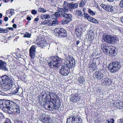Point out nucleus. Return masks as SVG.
Instances as JSON below:
<instances>
[{"mask_svg":"<svg viewBox=\"0 0 123 123\" xmlns=\"http://www.w3.org/2000/svg\"><path fill=\"white\" fill-rule=\"evenodd\" d=\"M0 84L4 91L10 89L12 94H18L19 86L18 85H15L14 80L11 76L9 77L4 75L2 77H0Z\"/></svg>","mask_w":123,"mask_h":123,"instance_id":"f257e3e1","label":"nucleus"},{"mask_svg":"<svg viewBox=\"0 0 123 123\" xmlns=\"http://www.w3.org/2000/svg\"><path fill=\"white\" fill-rule=\"evenodd\" d=\"M19 102L20 101L17 99L13 100L0 99V108L3 110L7 109V112L9 114H12V112L19 114L20 112Z\"/></svg>","mask_w":123,"mask_h":123,"instance_id":"f03ea898","label":"nucleus"},{"mask_svg":"<svg viewBox=\"0 0 123 123\" xmlns=\"http://www.w3.org/2000/svg\"><path fill=\"white\" fill-rule=\"evenodd\" d=\"M46 100L49 104H46L45 107H47L48 109L53 110L54 109L58 110L60 106V98L57 94L53 92H49L48 94L46 95Z\"/></svg>","mask_w":123,"mask_h":123,"instance_id":"7ed1b4c3","label":"nucleus"},{"mask_svg":"<svg viewBox=\"0 0 123 123\" xmlns=\"http://www.w3.org/2000/svg\"><path fill=\"white\" fill-rule=\"evenodd\" d=\"M65 63L62 64L60 69L59 72L62 75L66 76L69 73L70 68H72L75 64V61L73 58L69 56L66 57L65 60Z\"/></svg>","mask_w":123,"mask_h":123,"instance_id":"20e7f679","label":"nucleus"},{"mask_svg":"<svg viewBox=\"0 0 123 123\" xmlns=\"http://www.w3.org/2000/svg\"><path fill=\"white\" fill-rule=\"evenodd\" d=\"M46 60L48 61V65L50 68L56 69L59 67V64L61 62L62 59L58 56H54L47 58Z\"/></svg>","mask_w":123,"mask_h":123,"instance_id":"39448f33","label":"nucleus"},{"mask_svg":"<svg viewBox=\"0 0 123 123\" xmlns=\"http://www.w3.org/2000/svg\"><path fill=\"white\" fill-rule=\"evenodd\" d=\"M78 3H68L66 1H64L63 6L64 8L62 9H59L60 11H68L69 10L71 12L73 9L77 8L78 6Z\"/></svg>","mask_w":123,"mask_h":123,"instance_id":"423d86ee","label":"nucleus"},{"mask_svg":"<svg viewBox=\"0 0 123 123\" xmlns=\"http://www.w3.org/2000/svg\"><path fill=\"white\" fill-rule=\"evenodd\" d=\"M120 62H112L110 63L108 66L109 71L112 73H115L118 71L121 67Z\"/></svg>","mask_w":123,"mask_h":123,"instance_id":"0eeeda50","label":"nucleus"},{"mask_svg":"<svg viewBox=\"0 0 123 123\" xmlns=\"http://www.w3.org/2000/svg\"><path fill=\"white\" fill-rule=\"evenodd\" d=\"M82 120L80 116L74 115L67 119L66 123H83Z\"/></svg>","mask_w":123,"mask_h":123,"instance_id":"6e6552de","label":"nucleus"},{"mask_svg":"<svg viewBox=\"0 0 123 123\" xmlns=\"http://www.w3.org/2000/svg\"><path fill=\"white\" fill-rule=\"evenodd\" d=\"M103 38L105 42L109 44H113L117 41L116 37L109 35H106Z\"/></svg>","mask_w":123,"mask_h":123,"instance_id":"1a4fd4ad","label":"nucleus"},{"mask_svg":"<svg viewBox=\"0 0 123 123\" xmlns=\"http://www.w3.org/2000/svg\"><path fill=\"white\" fill-rule=\"evenodd\" d=\"M56 35L61 38L65 37L67 36V32L63 28H60L57 30Z\"/></svg>","mask_w":123,"mask_h":123,"instance_id":"9d476101","label":"nucleus"},{"mask_svg":"<svg viewBox=\"0 0 123 123\" xmlns=\"http://www.w3.org/2000/svg\"><path fill=\"white\" fill-rule=\"evenodd\" d=\"M108 47L109 48H107L106 54H109V55L110 56H115L117 54L116 48L111 46H108Z\"/></svg>","mask_w":123,"mask_h":123,"instance_id":"9b49d317","label":"nucleus"},{"mask_svg":"<svg viewBox=\"0 0 123 123\" xmlns=\"http://www.w3.org/2000/svg\"><path fill=\"white\" fill-rule=\"evenodd\" d=\"M95 80L97 81L102 80L104 78V74L101 73L100 71H98L96 72L93 76Z\"/></svg>","mask_w":123,"mask_h":123,"instance_id":"f8f14e48","label":"nucleus"},{"mask_svg":"<svg viewBox=\"0 0 123 123\" xmlns=\"http://www.w3.org/2000/svg\"><path fill=\"white\" fill-rule=\"evenodd\" d=\"M37 42L38 44L40 45V46L42 48L48 45L46 40L44 38L42 37L40 39H39V40H37Z\"/></svg>","mask_w":123,"mask_h":123,"instance_id":"ddd939ff","label":"nucleus"},{"mask_svg":"<svg viewBox=\"0 0 123 123\" xmlns=\"http://www.w3.org/2000/svg\"><path fill=\"white\" fill-rule=\"evenodd\" d=\"M86 38L87 41H90L92 40L95 38V35L93 31L90 30L89 33L86 35Z\"/></svg>","mask_w":123,"mask_h":123,"instance_id":"4468645a","label":"nucleus"},{"mask_svg":"<svg viewBox=\"0 0 123 123\" xmlns=\"http://www.w3.org/2000/svg\"><path fill=\"white\" fill-rule=\"evenodd\" d=\"M72 15L70 14H67L65 18H64L62 21L63 24H66L72 20Z\"/></svg>","mask_w":123,"mask_h":123,"instance_id":"2eb2a0df","label":"nucleus"},{"mask_svg":"<svg viewBox=\"0 0 123 123\" xmlns=\"http://www.w3.org/2000/svg\"><path fill=\"white\" fill-rule=\"evenodd\" d=\"M36 47L37 46L36 45H32L29 49V55L31 58H34L35 57Z\"/></svg>","mask_w":123,"mask_h":123,"instance_id":"dca6fc26","label":"nucleus"},{"mask_svg":"<svg viewBox=\"0 0 123 123\" xmlns=\"http://www.w3.org/2000/svg\"><path fill=\"white\" fill-rule=\"evenodd\" d=\"M79 94H76L73 96H71L70 97V101L74 103L76 102L78 103L80 101V96Z\"/></svg>","mask_w":123,"mask_h":123,"instance_id":"f3484780","label":"nucleus"},{"mask_svg":"<svg viewBox=\"0 0 123 123\" xmlns=\"http://www.w3.org/2000/svg\"><path fill=\"white\" fill-rule=\"evenodd\" d=\"M86 19L89 21L98 24V21L96 19L90 17V16L87 14H85V19Z\"/></svg>","mask_w":123,"mask_h":123,"instance_id":"a211bd4d","label":"nucleus"},{"mask_svg":"<svg viewBox=\"0 0 123 123\" xmlns=\"http://www.w3.org/2000/svg\"><path fill=\"white\" fill-rule=\"evenodd\" d=\"M42 121L44 123H51V119L49 116L45 115L44 117L41 119Z\"/></svg>","mask_w":123,"mask_h":123,"instance_id":"6ab92c4d","label":"nucleus"},{"mask_svg":"<svg viewBox=\"0 0 123 123\" xmlns=\"http://www.w3.org/2000/svg\"><path fill=\"white\" fill-rule=\"evenodd\" d=\"M63 6L61 8H60L58 7L57 9V10L59 11V12H61V17L62 18H65L66 16H67V14L66 13V12H68V11H60V10L59 9L62 8L63 9Z\"/></svg>","mask_w":123,"mask_h":123,"instance_id":"aec40b11","label":"nucleus"},{"mask_svg":"<svg viewBox=\"0 0 123 123\" xmlns=\"http://www.w3.org/2000/svg\"><path fill=\"white\" fill-rule=\"evenodd\" d=\"M6 65V63H5L4 62H2V61L0 60V69H2L4 71H8L7 68L5 66Z\"/></svg>","mask_w":123,"mask_h":123,"instance_id":"412c9836","label":"nucleus"},{"mask_svg":"<svg viewBox=\"0 0 123 123\" xmlns=\"http://www.w3.org/2000/svg\"><path fill=\"white\" fill-rule=\"evenodd\" d=\"M17 77L19 79L23 81L24 82L26 81V76L24 74V73H18L17 75Z\"/></svg>","mask_w":123,"mask_h":123,"instance_id":"4be33fe9","label":"nucleus"},{"mask_svg":"<svg viewBox=\"0 0 123 123\" xmlns=\"http://www.w3.org/2000/svg\"><path fill=\"white\" fill-rule=\"evenodd\" d=\"M84 8H83V11L84 12V13H83V12H82V10H76V15L78 16L81 17H83V15H84V17H85V12Z\"/></svg>","mask_w":123,"mask_h":123,"instance_id":"5701e85b","label":"nucleus"},{"mask_svg":"<svg viewBox=\"0 0 123 123\" xmlns=\"http://www.w3.org/2000/svg\"><path fill=\"white\" fill-rule=\"evenodd\" d=\"M59 12V11H57V12H55L52 15V16L53 17V18L54 19H57L58 18V17H61V13H60L59 12Z\"/></svg>","mask_w":123,"mask_h":123,"instance_id":"b1692460","label":"nucleus"},{"mask_svg":"<svg viewBox=\"0 0 123 123\" xmlns=\"http://www.w3.org/2000/svg\"><path fill=\"white\" fill-rule=\"evenodd\" d=\"M101 47L103 50L105 54H106L107 50V48H109V47H108V46L106 45L105 44H103L101 45Z\"/></svg>","mask_w":123,"mask_h":123,"instance_id":"393cba45","label":"nucleus"},{"mask_svg":"<svg viewBox=\"0 0 123 123\" xmlns=\"http://www.w3.org/2000/svg\"><path fill=\"white\" fill-rule=\"evenodd\" d=\"M80 96V101L81 103H84L85 101V95L84 93H80L79 94Z\"/></svg>","mask_w":123,"mask_h":123,"instance_id":"a878e982","label":"nucleus"},{"mask_svg":"<svg viewBox=\"0 0 123 123\" xmlns=\"http://www.w3.org/2000/svg\"><path fill=\"white\" fill-rule=\"evenodd\" d=\"M83 31L82 28L81 26H79L78 27L77 26L76 27V29H75V31L79 32V33H81Z\"/></svg>","mask_w":123,"mask_h":123,"instance_id":"bb28decb","label":"nucleus"},{"mask_svg":"<svg viewBox=\"0 0 123 123\" xmlns=\"http://www.w3.org/2000/svg\"><path fill=\"white\" fill-rule=\"evenodd\" d=\"M40 18L43 19H46L47 18H50V16L48 14H45V15H41L40 16Z\"/></svg>","mask_w":123,"mask_h":123,"instance_id":"cd10ccee","label":"nucleus"},{"mask_svg":"<svg viewBox=\"0 0 123 123\" xmlns=\"http://www.w3.org/2000/svg\"><path fill=\"white\" fill-rule=\"evenodd\" d=\"M42 24L43 25L47 24L49 26H51V23H50V20H45L44 21L41 22Z\"/></svg>","mask_w":123,"mask_h":123,"instance_id":"c85d7f7f","label":"nucleus"},{"mask_svg":"<svg viewBox=\"0 0 123 123\" xmlns=\"http://www.w3.org/2000/svg\"><path fill=\"white\" fill-rule=\"evenodd\" d=\"M88 68L89 69H90V72H92L95 69V68L94 66L91 63L89 64Z\"/></svg>","mask_w":123,"mask_h":123,"instance_id":"c756f323","label":"nucleus"},{"mask_svg":"<svg viewBox=\"0 0 123 123\" xmlns=\"http://www.w3.org/2000/svg\"><path fill=\"white\" fill-rule=\"evenodd\" d=\"M107 11L109 12H112L113 11L114 7L113 6L108 5V7H107Z\"/></svg>","mask_w":123,"mask_h":123,"instance_id":"7c9ffc66","label":"nucleus"},{"mask_svg":"<svg viewBox=\"0 0 123 123\" xmlns=\"http://www.w3.org/2000/svg\"><path fill=\"white\" fill-rule=\"evenodd\" d=\"M38 11L40 12H42V13H43L46 12V9H44V8H38Z\"/></svg>","mask_w":123,"mask_h":123,"instance_id":"2f4dec72","label":"nucleus"},{"mask_svg":"<svg viewBox=\"0 0 123 123\" xmlns=\"http://www.w3.org/2000/svg\"><path fill=\"white\" fill-rule=\"evenodd\" d=\"M78 80L80 84H83L85 82V80L83 78L80 77L78 78Z\"/></svg>","mask_w":123,"mask_h":123,"instance_id":"473e14b6","label":"nucleus"},{"mask_svg":"<svg viewBox=\"0 0 123 123\" xmlns=\"http://www.w3.org/2000/svg\"><path fill=\"white\" fill-rule=\"evenodd\" d=\"M81 33H79V32L75 31V35L76 37L78 38H80V37Z\"/></svg>","mask_w":123,"mask_h":123,"instance_id":"72a5a7b5","label":"nucleus"},{"mask_svg":"<svg viewBox=\"0 0 123 123\" xmlns=\"http://www.w3.org/2000/svg\"><path fill=\"white\" fill-rule=\"evenodd\" d=\"M57 21L56 19L53 20L51 23V26H55L57 24Z\"/></svg>","mask_w":123,"mask_h":123,"instance_id":"f704fd0d","label":"nucleus"},{"mask_svg":"<svg viewBox=\"0 0 123 123\" xmlns=\"http://www.w3.org/2000/svg\"><path fill=\"white\" fill-rule=\"evenodd\" d=\"M31 34L30 33L26 32L25 33V34H24V37H27L30 38V37Z\"/></svg>","mask_w":123,"mask_h":123,"instance_id":"c9c22d12","label":"nucleus"},{"mask_svg":"<svg viewBox=\"0 0 123 123\" xmlns=\"http://www.w3.org/2000/svg\"><path fill=\"white\" fill-rule=\"evenodd\" d=\"M85 5V0H83L80 3L79 5V6L83 7Z\"/></svg>","mask_w":123,"mask_h":123,"instance_id":"e433bc0d","label":"nucleus"},{"mask_svg":"<svg viewBox=\"0 0 123 123\" xmlns=\"http://www.w3.org/2000/svg\"><path fill=\"white\" fill-rule=\"evenodd\" d=\"M106 84H107L109 85H110L112 83V81L111 79H108L107 80V81L106 82Z\"/></svg>","mask_w":123,"mask_h":123,"instance_id":"4c0bfd02","label":"nucleus"},{"mask_svg":"<svg viewBox=\"0 0 123 123\" xmlns=\"http://www.w3.org/2000/svg\"><path fill=\"white\" fill-rule=\"evenodd\" d=\"M88 12L90 14H92L94 15H95V12L92 11L90 9H89L88 10Z\"/></svg>","mask_w":123,"mask_h":123,"instance_id":"58836bf2","label":"nucleus"},{"mask_svg":"<svg viewBox=\"0 0 123 123\" xmlns=\"http://www.w3.org/2000/svg\"><path fill=\"white\" fill-rule=\"evenodd\" d=\"M15 123H26L21 120H16L14 121Z\"/></svg>","mask_w":123,"mask_h":123,"instance_id":"ea45409f","label":"nucleus"},{"mask_svg":"<svg viewBox=\"0 0 123 123\" xmlns=\"http://www.w3.org/2000/svg\"><path fill=\"white\" fill-rule=\"evenodd\" d=\"M108 123H114V120L113 119H111L110 120H107Z\"/></svg>","mask_w":123,"mask_h":123,"instance_id":"a19ab883","label":"nucleus"},{"mask_svg":"<svg viewBox=\"0 0 123 123\" xmlns=\"http://www.w3.org/2000/svg\"><path fill=\"white\" fill-rule=\"evenodd\" d=\"M31 13L33 15H35L37 14V11L33 9L32 10Z\"/></svg>","mask_w":123,"mask_h":123,"instance_id":"79ce46f5","label":"nucleus"},{"mask_svg":"<svg viewBox=\"0 0 123 123\" xmlns=\"http://www.w3.org/2000/svg\"><path fill=\"white\" fill-rule=\"evenodd\" d=\"M4 123H11L10 120L8 118H7Z\"/></svg>","mask_w":123,"mask_h":123,"instance_id":"37998d69","label":"nucleus"},{"mask_svg":"<svg viewBox=\"0 0 123 123\" xmlns=\"http://www.w3.org/2000/svg\"><path fill=\"white\" fill-rule=\"evenodd\" d=\"M120 7L123 8V0H121L120 3Z\"/></svg>","mask_w":123,"mask_h":123,"instance_id":"c03bdc74","label":"nucleus"},{"mask_svg":"<svg viewBox=\"0 0 123 123\" xmlns=\"http://www.w3.org/2000/svg\"><path fill=\"white\" fill-rule=\"evenodd\" d=\"M4 29L2 28H0V33H5Z\"/></svg>","mask_w":123,"mask_h":123,"instance_id":"a18cd8bd","label":"nucleus"},{"mask_svg":"<svg viewBox=\"0 0 123 123\" xmlns=\"http://www.w3.org/2000/svg\"><path fill=\"white\" fill-rule=\"evenodd\" d=\"M14 9H10L9 10V14H12H12L13 13V12H14Z\"/></svg>","mask_w":123,"mask_h":123,"instance_id":"49530a36","label":"nucleus"},{"mask_svg":"<svg viewBox=\"0 0 123 123\" xmlns=\"http://www.w3.org/2000/svg\"><path fill=\"white\" fill-rule=\"evenodd\" d=\"M9 27L7 28H6L5 29H4V31H5L6 32H5V33H7L9 31Z\"/></svg>","mask_w":123,"mask_h":123,"instance_id":"de8ad7c7","label":"nucleus"},{"mask_svg":"<svg viewBox=\"0 0 123 123\" xmlns=\"http://www.w3.org/2000/svg\"><path fill=\"white\" fill-rule=\"evenodd\" d=\"M39 20V18H36L34 19V21L35 22H35H38V21Z\"/></svg>","mask_w":123,"mask_h":123,"instance_id":"09e8293b","label":"nucleus"},{"mask_svg":"<svg viewBox=\"0 0 123 123\" xmlns=\"http://www.w3.org/2000/svg\"><path fill=\"white\" fill-rule=\"evenodd\" d=\"M4 20L5 21H7L8 20V18L7 17H5Z\"/></svg>","mask_w":123,"mask_h":123,"instance_id":"8fccbe9b","label":"nucleus"},{"mask_svg":"<svg viewBox=\"0 0 123 123\" xmlns=\"http://www.w3.org/2000/svg\"><path fill=\"white\" fill-rule=\"evenodd\" d=\"M119 120L120 123H123V119H120Z\"/></svg>","mask_w":123,"mask_h":123,"instance_id":"3c124183","label":"nucleus"},{"mask_svg":"<svg viewBox=\"0 0 123 123\" xmlns=\"http://www.w3.org/2000/svg\"><path fill=\"white\" fill-rule=\"evenodd\" d=\"M108 5H107L105 6L104 7V9L105 10L107 11V7H108Z\"/></svg>","mask_w":123,"mask_h":123,"instance_id":"603ef678","label":"nucleus"},{"mask_svg":"<svg viewBox=\"0 0 123 123\" xmlns=\"http://www.w3.org/2000/svg\"><path fill=\"white\" fill-rule=\"evenodd\" d=\"M27 19L28 20H29V21H30V20L31 19V17H27Z\"/></svg>","mask_w":123,"mask_h":123,"instance_id":"864d4df0","label":"nucleus"},{"mask_svg":"<svg viewBox=\"0 0 123 123\" xmlns=\"http://www.w3.org/2000/svg\"><path fill=\"white\" fill-rule=\"evenodd\" d=\"M12 26L14 28H16L17 27V25L16 24H13L12 25Z\"/></svg>","mask_w":123,"mask_h":123,"instance_id":"5fc2aeb1","label":"nucleus"},{"mask_svg":"<svg viewBox=\"0 0 123 123\" xmlns=\"http://www.w3.org/2000/svg\"><path fill=\"white\" fill-rule=\"evenodd\" d=\"M105 6V5L102 4L100 6L101 7H103L104 9Z\"/></svg>","mask_w":123,"mask_h":123,"instance_id":"6e6d98bb","label":"nucleus"},{"mask_svg":"<svg viewBox=\"0 0 123 123\" xmlns=\"http://www.w3.org/2000/svg\"><path fill=\"white\" fill-rule=\"evenodd\" d=\"M9 30H11L12 31H14V30L13 29V27H9Z\"/></svg>","mask_w":123,"mask_h":123,"instance_id":"4d7b16f0","label":"nucleus"},{"mask_svg":"<svg viewBox=\"0 0 123 123\" xmlns=\"http://www.w3.org/2000/svg\"><path fill=\"white\" fill-rule=\"evenodd\" d=\"M46 101H47L46 100ZM46 102H48V103H49L48 101H47V102L46 101ZM48 104V103H47V104L46 103V104L45 105V104H44V107H45V108L46 109H47V110H49V109H47V108H48V107H45V105H46V104Z\"/></svg>","mask_w":123,"mask_h":123,"instance_id":"13d9d810","label":"nucleus"},{"mask_svg":"<svg viewBox=\"0 0 123 123\" xmlns=\"http://www.w3.org/2000/svg\"><path fill=\"white\" fill-rule=\"evenodd\" d=\"M121 21L123 23V17H121Z\"/></svg>","mask_w":123,"mask_h":123,"instance_id":"bf43d9fd","label":"nucleus"},{"mask_svg":"<svg viewBox=\"0 0 123 123\" xmlns=\"http://www.w3.org/2000/svg\"><path fill=\"white\" fill-rule=\"evenodd\" d=\"M80 41L79 40L77 41L76 42V44L78 45L80 43Z\"/></svg>","mask_w":123,"mask_h":123,"instance_id":"052dcab7","label":"nucleus"},{"mask_svg":"<svg viewBox=\"0 0 123 123\" xmlns=\"http://www.w3.org/2000/svg\"><path fill=\"white\" fill-rule=\"evenodd\" d=\"M2 16L3 15L2 14L0 13V18H2Z\"/></svg>","mask_w":123,"mask_h":123,"instance_id":"680f3d73","label":"nucleus"},{"mask_svg":"<svg viewBox=\"0 0 123 123\" xmlns=\"http://www.w3.org/2000/svg\"><path fill=\"white\" fill-rule=\"evenodd\" d=\"M2 22V20L0 19V25L1 24Z\"/></svg>","mask_w":123,"mask_h":123,"instance_id":"e2e57ef3","label":"nucleus"},{"mask_svg":"<svg viewBox=\"0 0 123 123\" xmlns=\"http://www.w3.org/2000/svg\"><path fill=\"white\" fill-rule=\"evenodd\" d=\"M97 8L98 9V10H99L100 11H101L102 10H101V9H100V8H99V7H97Z\"/></svg>","mask_w":123,"mask_h":123,"instance_id":"0e129e2a","label":"nucleus"},{"mask_svg":"<svg viewBox=\"0 0 123 123\" xmlns=\"http://www.w3.org/2000/svg\"><path fill=\"white\" fill-rule=\"evenodd\" d=\"M2 1L4 2L7 3V2L6 1V0H3Z\"/></svg>","mask_w":123,"mask_h":123,"instance_id":"69168bd1","label":"nucleus"},{"mask_svg":"<svg viewBox=\"0 0 123 123\" xmlns=\"http://www.w3.org/2000/svg\"><path fill=\"white\" fill-rule=\"evenodd\" d=\"M12 22L13 23H14V19H13L12 20Z\"/></svg>","mask_w":123,"mask_h":123,"instance_id":"338daca9","label":"nucleus"},{"mask_svg":"<svg viewBox=\"0 0 123 123\" xmlns=\"http://www.w3.org/2000/svg\"><path fill=\"white\" fill-rule=\"evenodd\" d=\"M9 10H8V11H6V13H9Z\"/></svg>","mask_w":123,"mask_h":123,"instance_id":"774afa93","label":"nucleus"}]
</instances>
